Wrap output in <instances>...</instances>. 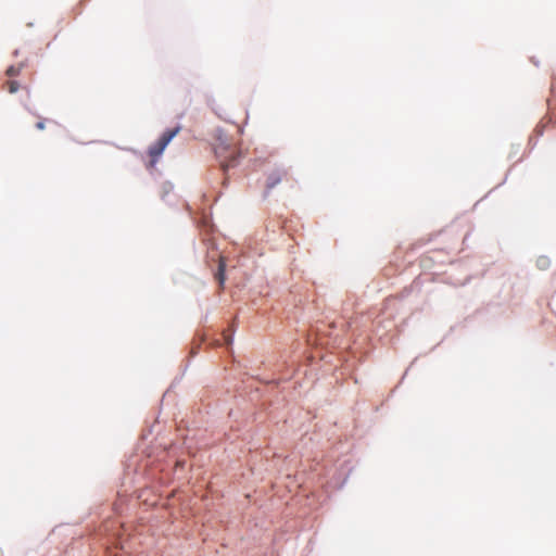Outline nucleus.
<instances>
[{
  "mask_svg": "<svg viewBox=\"0 0 556 556\" xmlns=\"http://www.w3.org/2000/svg\"><path fill=\"white\" fill-rule=\"evenodd\" d=\"M215 154L219 160L220 167L227 170L237 165V159L241 155L240 152L232 146L226 143L222 139L215 144Z\"/></svg>",
  "mask_w": 556,
  "mask_h": 556,
  "instance_id": "f257e3e1",
  "label": "nucleus"
},
{
  "mask_svg": "<svg viewBox=\"0 0 556 556\" xmlns=\"http://www.w3.org/2000/svg\"><path fill=\"white\" fill-rule=\"evenodd\" d=\"M180 129V126H176L173 129L165 130L159 140L149 148V155L153 163L159 160L172 139L179 134Z\"/></svg>",
  "mask_w": 556,
  "mask_h": 556,
  "instance_id": "f03ea898",
  "label": "nucleus"
},
{
  "mask_svg": "<svg viewBox=\"0 0 556 556\" xmlns=\"http://www.w3.org/2000/svg\"><path fill=\"white\" fill-rule=\"evenodd\" d=\"M241 113H242V118H241V121H240V122H239V121H236V119H231V118H228V119H227L228 122H230V123H232V124L237 125V127H238V130H237V131H238V134H240V135L243 132V126H242V125H243V124H245V123H247V119H248V114H247V112L242 110V112H241Z\"/></svg>",
  "mask_w": 556,
  "mask_h": 556,
  "instance_id": "7ed1b4c3",
  "label": "nucleus"
},
{
  "mask_svg": "<svg viewBox=\"0 0 556 556\" xmlns=\"http://www.w3.org/2000/svg\"><path fill=\"white\" fill-rule=\"evenodd\" d=\"M22 68H23V64H18L16 66L12 65V66L8 67L5 74L9 77H15L21 74Z\"/></svg>",
  "mask_w": 556,
  "mask_h": 556,
  "instance_id": "20e7f679",
  "label": "nucleus"
},
{
  "mask_svg": "<svg viewBox=\"0 0 556 556\" xmlns=\"http://www.w3.org/2000/svg\"><path fill=\"white\" fill-rule=\"evenodd\" d=\"M20 84L16 81V80H8L5 84H4V88L8 90V92L10 93H15L18 91L20 89Z\"/></svg>",
  "mask_w": 556,
  "mask_h": 556,
  "instance_id": "39448f33",
  "label": "nucleus"
},
{
  "mask_svg": "<svg viewBox=\"0 0 556 556\" xmlns=\"http://www.w3.org/2000/svg\"><path fill=\"white\" fill-rule=\"evenodd\" d=\"M224 273H225V262L223 261V258H220L219 265H218V271L216 274V278L218 279L220 285H223L224 280H225Z\"/></svg>",
  "mask_w": 556,
  "mask_h": 556,
  "instance_id": "423d86ee",
  "label": "nucleus"
},
{
  "mask_svg": "<svg viewBox=\"0 0 556 556\" xmlns=\"http://www.w3.org/2000/svg\"><path fill=\"white\" fill-rule=\"evenodd\" d=\"M536 265L540 269H546L549 266V260L546 256H541L536 261Z\"/></svg>",
  "mask_w": 556,
  "mask_h": 556,
  "instance_id": "0eeeda50",
  "label": "nucleus"
},
{
  "mask_svg": "<svg viewBox=\"0 0 556 556\" xmlns=\"http://www.w3.org/2000/svg\"><path fill=\"white\" fill-rule=\"evenodd\" d=\"M36 128L39 130H43L46 128L45 121H39L36 123Z\"/></svg>",
  "mask_w": 556,
  "mask_h": 556,
  "instance_id": "6e6552de",
  "label": "nucleus"
},
{
  "mask_svg": "<svg viewBox=\"0 0 556 556\" xmlns=\"http://www.w3.org/2000/svg\"><path fill=\"white\" fill-rule=\"evenodd\" d=\"M274 187H275V182H270V184H268V188H269V189H273Z\"/></svg>",
  "mask_w": 556,
  "mask_h": 556,
  "instance_id": "1a4fd4ad",
  "label": "nucleus"
},
{
  "mask_svg": "<svg viewBox=\"0 0 556 556\" xmlns=\"http://www.w3.org/2000/svg\"><path fill=\"white\" fill-rule=\"evenodd\" d=\"M0 556H3V552H2V549H1V548H0Z\"/></svg>",
  "mask_w": 556,
  "mask_h": 556,
  "instance_id": "9d476101",
  "label": "nucleus"
}]
</instances>
